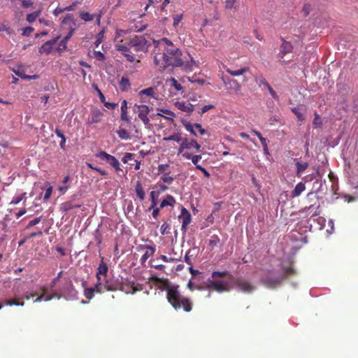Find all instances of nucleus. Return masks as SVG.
Returning a JSON list of instances; mask_svg holds the SVG:
<instances>
[{
    "mask_svg": "<svg viewBox=\"0 0 358 358\" xmlns=\"http://www.w3.org/2000/svg\"><path fill=\"white\" fill-rule=\"evenodd\" d=\"M153 54L155 64L162 71L169 66L182 67L186 71L191 69V65L181 59L180 50L166 38L155 42Z\"/></svg>",
    "mask_w": 358,
    "mask_h": 358,
    "instance_id": "nucleus-1",
    "label": "nucleus"
},
{
    "mask_svg": "<svg viewBox=\"0 0 358 358\" xmlns=\"http://www.w3.org/2000/svg\"><path fill=\"white\" fill-rule=\"evenodd\" d=\"M212 280H208L205 289L214 290L219 293L228 292L230 289L229 282L224 280H217L216 278L228 277L235 288L245 294H250L255 290V286L248 279L243 277H234L229 271H213L211 274Z\"/></svg>",
    "mask_w": 358,
    "mask_h": 358,
    "instance_id": "nucleus-2",
    "label": "nucleus"
},
{
    "mask_svg": "<svg viewBox=\"0 0 358 358\" xmlns=\"http://www.w3.org/2000/svg\"><path fill=\"white\" fill-rule=\"evenodd\" d=\"M148 47V41L143 36H135L124 43L121 41L115 45L116 50L121 52L129 62H135L136 54L140 52H145Z\"/></svg>",
    "mask_w": 358,
    "mask_h": 358,
    "instance_id": "nucleus-3",
    "label": "nucleus"
},
{
    "mask_svg": "<svg viewBox=\"0 0 358 358\" xmlns=\"http://www.w3.org/2000/svg\"><path fill=\"white\" fill-rule=\"evenodd\" d=\"M166 292L167 300L176 310L182 308L185 312H190L192 310V301L189 299L180 295L178 291V286L168 287Z\"/></svg>",
    "mask_w": 358,
    "mask_h": 358,
    "instance_id": "nucleus-4",
    "label": "nucleus"
},
{
    "mask_svg": "<svg viewBox=\"0 0 358 358\" xmlns=\"http://www.w3.org/2000/svg\"><path fill=\"white\" fill-rule=\"evenodd\" d=\"M296 274L295 270L292 265L282 266L281 272L279 273H271L261 280L262 283L269 289H275L289 276Z\"/></svg>",
    "mask_w": 358,
    "mask_h": 358,
    "instance_id": "nucleus-5",
    "label": "nucleus"
},
{
    "mask_svg": "<svg viewBox=\"0 0 358 358\" xmlns=\"http://www.w3.org/2000/svg\"><path fill=\"white\" fill-rule=\"evenodd\" d=\"M95 157L110 165L115 169L116 173H119L120 171H123L121 169V164L118 159L115 157L107 153L106 152L100 151L95 155Z\"/></svg>",
    "mask_w": 358,
    "mask_h": 358,
    "instance_id": "nucleus-6",
    "label": "nucleus"
},
{
    "mask_svg": "<svg viewBox=\"0 0 358 358\" xmlns=\"http://www.w3.org/2000/svg\"><path fill=\"white\" fill-rule=\"evenodd\" d=\"M103 280L101 281V285L98 286V280H96V293L101 294L106 291L114 292L119 289V284L113 280L112 279H109L107 276L103 278Z\"/></svg>",
    "mask_w": 358,
    "mask_h": 358,
    "instance_id": "nucleus-7",
    "label": "nucleus"
},
{
    "mask_svg": "<svg viewBox=\"0 0 358 358\" xmlns=\"http://www.w3.org/2000/svg\"><path fill=\"white\" fill-rule=\"evenodd\" d=\"M150 108L147 105L144 104H135L134 106V112L136 113L138 115V117L142 121L145 127L150 125V118L148 115L151 110Z\"/></svg>",
    "mask_w": 358,
    "mask_h": 358,
    "instance_id": "nucleus-8",
    "label": "nucleus"
},
{
    "mask_svg": "<svg viewBox=\"0 0 358 358\" xmlns=\"http://www.w3.org/2000/svg\"><path fill=\"white\" fill-rule=\"evenodd\" d=\"M192 148H194L196 150V151L200 152L201 146L194 139L189 140L186 138H182L180 145L178 148V155H182V153L185 152V150H190Z\"/></svg>",
    "mask_w": 358,
    "mask_h": 358,
    "instance_id": "nucleus-9",
    "label": "nucleus"
},
{
    "mask_svg": "<svg viewBox=\"0 0 358 358\" xmlns=\"http://www.w3.org/2000/svg\"><path fill=\"white\" fill-rule=\"evenodd\" d=\"M108 268L107 264L102 260L99 265L96 274V280H98V286L101 285V281L103 280V278L107 276Z\"/></svg>",
    "mask_w": 358,
    "mask_h": 358,
    "instance_id": "nucleus-10",
    "label": "nucleus"
},
{
    "mask_svg": "<svg viewBox=\"0 0 358 358\" xmlns=\"http://www.w3.org/2000/svg\"><path fill=\"white\" fill-rule=\"evenodd\" d=\"M59 36H57L55 38H52L47 42H45L41 47L39 48L40 54H50L53 48L54 45L57 42Z\"/></svg>",
    "mask_w": 358,
    "mask_h": 358,
    "instance_id": "nucleus-11",
    "label": "nucleus"
},
{
    "mask_svg": "<svg viewBox=\"0 0 358 358\" xmlns=\"http://www.w3.org/2000/svg\"><path fill=\"white\" fill-rule=\"evenodd\" d=\"M179 218L182 220V230L186 231L187 227L189 224L192 220L191 214L185 208H182L181 210V215L179 216Z\"/></svg>",
    "mask_w": 358,
    "mask_h": 358,
    "instance_id": "nucleus-12",
    "label": "nucleus"
},
{
    "mask_svg": "<svg viewBox=\"0 0 358 358\" xmlns=\"http://www.w3.org/2000/svg\"><path fill=\"white\" fill-rule=\"evenodd\" d=\"M127 284L123 285H119V289L123 292H124L127 294H134L136 292L138 291L139 289H138L135 286V283L134 281H127Z\"/></svg>",
    "mask_w": 358,
    "mask_h": 358,
    "instance_id": "nucleus-13",
    "label": "nucleus"
},
{
    "mask_svg": "<svg viewBox=\"0 0 358 358\" xmlns=\"http://www.w3.org/2000/svg\"><path fill=\"white\" fill-rule=\"evenodd\" d=\"M175 106L178 109L187 113L188 115L192 114L194 110V105L190 103H186L184 101H177L175 103Z\"/></svg>",
    "mask_w": 358,
    "mask_h": 358,
    "instance_id": "nucleus-14",
    "label": "nucleus"
},
{
    "mask_svg": "<svg viewBox=\"0 0 358 358\" xmlns=\"http://www.w3.org/2000/svg\"><path fill=\"white\" fill-rule=\"evenodd\" d=\"M139 248L141 249H148L150 250V252L147 251L143 254L140 259L141 263L143 264L149 257L153 256L155 252V248L148 245H141Z\"/></svg>",
    "mask_w": 358,
    "mask_h": 358,
    "instance_id": "nucleus-15",
    "label": "nucleus"
},
{
    "mask_svg": "<svg viewBox=\"0 0 358 358\" xmlns=\"http://www.w3.org/2000/svg\"><path fill=\"white\" fill-rule=\"evenodd\" d=\"M282 43L280 47L279 55L281 58H283L286 54L289 53L292 51L293 47L290 42L286 41L283 38H282Z\"/></svg>",
    "mask_w": 358,
    "mask_h": 358,
    "instance_id": "nucleus-16",
    "label": "nucleus"
},
{
    "mask_svg": "<svg viewBox=\"0 0 358 358\" xmlns=\"http://www.w3.org/2000/svg\"><path fill=\"white\" fill-rule=\"evenodd\" d=\"M224 84L229 86V88L232 90L235 93H238L241 91V86L240 83L234 79L224 80Z\"/></svg>",
    "mask_w": 358,
    "mask_h": 358,
    "instance_id": "nucleus-17",
    "label": "nucleus"
},
{
    "mask_svg": "<svg viewBox=\"0 0 358 358\" xmlns=\"http://www.w3.org/2000/svg\"><path fill=\"white\" fill-rule=\"evenodd\" d=\"M83 204H74L72 201H68L60 205V210L67 212L73 208H80Z\"/></svg>",
    "mask_w": 358,
    "mask_h": 358,
    "instance_id": "nucleus-18",
    "label": "nucleus"
},
{
    "mask_svg": "<svg viewBox=\"0 0 358 358\" xmlns=\"http://www.w3.org/2000/svg\"><path fill=\"white\" fill-rule=\"evenodd\" d=\"M176 203V200L174 197L170 194L166 196L165 199H164L159 206V208H163L166 206H173Z\"/></svg>",
    "mask_w": 358,
    "mask_h": 358,
    "instance_id": "nucleus-19",
    "label": "nucleus"
},
{
    "mask_svg": "<svg viewBox=\"0 0 358 358\" xmlns=\"http://www.w3.org/2000/svg\"><path fill=\"white\" fill-rule=\"evenodd\" d=\"M182 157L186 159H191L192 162L195 165L196 167V165H199L198 163L201 159V155H193L192 154L187 152L182 153Z\"/></svg>",
    "mask_w": 358,
    "mask_h": 358,
    "instance_id": "nucleus-20",
    "label": "nucleus"
},
{
    "mask_svg": "<svg viewBox=\"0 0 358 358\" xmlns=\"http://www.w3.org/2000/svg\"><path fill=\"white\" fill-rule=\"evenodd\" d=\"M306 189L305 184L303 182H299L295 186L294 189L291 192V196L292 198L299 196Z\"/></svg>",
    "mask_w": 358,
    "mask_h": 358,
    "instance_id": "nucleus-21",
    "label": "nucleus"
},
{
    "mask_svg": "<svg viewBox=\"0 0 358 358\" xmlns=\"http://www.w3.org/2000/svg\"><path fill=\"white\" fill-rule=\"evenodd\" d=\"M226 71L232 76H238L241 75H243L245 73H248L250 71V68L248 66L243 67L237 70H231L230 69H227Z\"/></svg>",
    "mask_w": 358,
    "mask_h": 358,
    "instance_id": "nucleus-22",
    "label": "nucleus"
},
{
    "mask_svg": "<svg viewBox=\"0 0 358 358\" xmlns=\"http://www.w3.org/2000/svg\"><path fill=\"white\" fill-rule=\"evenodd\" d=\"M135 192L136 196L141 200L143 201L145 199V193L143 189V187L140 181H137L135 186Z\"/></svg>",
    "mask_w": 358,
    "mask_h": 358,
    "instance_id": "nucleus-23",
    "label": "nucleus"
},
{
    "mask_svg": "<svg viewBox=\"0 0 358 358\" xmlns=\"http://www.w3.org/2000/svg\"><path fill=\"white\" fill-rule=\"evenodd\" d=\"M103 113L100 110H94L91 113L90 123H97L101 120Z\"/></svg>",
    "mask_w": 358,
    "mask_h": 358,
    "instance_id": "nucleus-24",
    "label": "nucleus"
},
{
    "mask_svg": "<svg viewBox=\"0 0 358 358\" xmlns=\"http://www.w3.org/2000/svg\"><path fill=\"white\" fill-rule=\"evenodd\" d=\"M296 176L298 177H301V174L303 171H305L307 168L308 167V164L307 162H296Z\"/></svg>",
    "mask_w": 358,
    "mask_h": 358,
    "instance_id": "nucleus-25",
    "label": "nucleus"
},
{
    "mask_svg": "<svg viewBox=\"0 0 358 358\" xmlns=\"http://www.w3.org/2000/svg\"><path fill=\"white\" fill-rule=\"evenodd\" d=\"M42 291H43L42 294L40 295L39 296H38L36 299V300L34 301V302H40L42 300H44L45 301H50L51 299H52L55 296H56V294H54L52 296H45V294L47 292V289L45 287H43L42 288Z\"/></svg>",
    "mask_w": 358,
    "mask_h": 358,
    "instance_id": "nucleus-26",
    "label": "nucleus"
},
{
    "mask_svg": "<svg viewBox=\"0 0 358 358\" xmlns=\"http://www.w3.org/2000/svg\"><path fill=\"white\" fill-rule=\"evenodd\" d=\"M63 24L69 25V28L76 25V20L72 14H67L62 21Z\"/></svg>",
    "mask_w": 358,
    "mask_h": 358,
    "instance_id": "nucleus-27",
    "label": "nucleus"
},
{
    "mask_svg": "<svg viewBox=\"0 0 358 358\" xmlns=\"http://www.w3.org/2000/svg\"><path fill=\"white\" fill-rule=\"evenodd\" d=\"M55 132L58 137L61 138L62 140L59 143V145H60V148L64 150L66 148V137H65V136L64 135L63 132L58 128H57L55 129Z\"/></svg>",
    "mask_w": 358,
    "mask_h": 358,
    "instance_id": "nucleus-28",
    "label": "nucleus"
},
{
    "mask_svg": "<svg viewBox=\"0 0 358 358\" xmlns=\"http://www.w3.org/2000/svg\"><path fill=\"white\" fill-rule=\"evenodd\" d=\"M303 110V107H295L292 109V111L297 117V119L299 121H303L304 120Z\"/></svg>",
    "mask_w": 358,
    "mask_h": 358,
    "instance_id": "nucleus-29",
    "label": "nucleus"
},
{
    "mask_svg": "<svg viewBox=\"0 0 358 358\" xmlns=\"http://www.w3.org/2000/svg\"><path fill=\"white\" fill-rule=\"evenodd\" d=\"M95 292L96 293V285L94 287L85 288L84 290V295L86 299H92L94 297Z\"/></svg>",
    "mask_w": 358,
    "mask_h": 358,
    "instance_id": "nucleus-30",
    "label": "nucleus"
},
{
    "mask_svg": "<svg viewBox=\"0 0 358 358\" xmlns=\"http://www.w3.org/2000/svg\"><path fill=\"white\" fill-rule=\"evenodd\" d=\"M80 17L85 22H91L94 19L95 15L90 14L88 12L81 11L80 13Z\"/></svg>",
    "mask_w": 358,
    "mask_h": 358,
    "instance_id": "nucleus-31",
    "label": "nucleus"
},
{
    "mask_svg": "<svg viewBox=\"0 0 358 358\" xmlns=\"http://www.w3.org/2000/svg\"><path fill=\"white\" fill-rule=\"evenodd\" d=\"M120 85L122 91L127 90L131 85L129 78L127 77L122 76L120 82Z\"/></svg>",
    "mask_w": 358,
    "mask_h": 358,
    "instance_id": "nucleus-32",
    "label": "nucleus"
},
{
    "mask_svg": "<svg viewBox=\"0 0 358 358\" xmlns=\"http://www.w3.org/2000/svg\"><path fill=\"white\" fill-rule=\"evenodd\" d=\"M3 303L6 306H23L24 305V301L20 302L17 299H5L3 301Z\"/></svg>",
    "mask_w": 358,
    "mask_h": 358,
    "instance_id": "nucleus-33",
    "label": "nucleus"
},
{
    "mask_svg": "<svg viewBox=\"0 0 358 358\" xmlns=\"http://www.w3.org/2000/svg\"><path fill=\"white\" fill-rule=\"evenodd\" d=\"M139 95L143 98V95L148 96H155V89L153 87H148L146 89H143L139 92Z\"/></svg>",
    "mask_w": 358,
    "mask_h": 358,
    "instance_id": "nucleus-34",
    "label": "nucleus"
},
{
    "mask_svg": "<svg viewBox=\"0 0 358 358\" xmlns=\"http://www.w3.org/2000/svg\"><path fill=\"white\" fill-rule=\"evenodd\" d=\"M117 134L123 140H128L130 138L129 133L125 129H120L117 131Z\"/></svg>",
    "mask_w": 358,
    "mask_h": 358,
    "instance_id": "nucleus-35",
    "label": "nucleus"
},
{
    "mask_svg": "<svg viewBox=\"0 0 358 358\" xmlns=\"http://www.w3.org/2000/svg\"><path fill=\"white\" fill-rule=\"evenodd\" d=\"M164 141H176V142H180L182 141V138L180 136V134H173V135H171L169 136H167V137H164L163 138Z\"/></svg>",
    "mask_w": 358,
    "mask_h": 358,
    "instance_id": "nucleus-36",
    "label": "nucleus"
},
{
    "mask_svg": "<svg viewBox=\"0 0 358 358\" xmlns=\"http://www.w3.org/2000/svg\"><path fill=\"white\" fill-rule=\"evenodd\" d=\"M182 18H183L182 14L175 15L173 16V26L174 28H177L179 26L180 23L182 20Z\"/></svg>",
    "mask_w": 358,
    "mask_h": 358,
    "instance_id": "nucleus-37",
    "label": "nucleus"
},
{
    "mask_svg": "<svg viewBox=\"0 0 358 358\" xmlns=\"http://www.w3.org/2000/svg\"><path fill=\"white\" fill-rule=\"evenodd\" d=\"M87 166L89 168H90L91 169L98 172L100 175L101 176H107L108 175V173L105 170H103L97 166H94L92 164H87Z\"/></svg>",
    "mask_w": 358,
    "mask_h": 358,
    "instance_id": "nucleus-38",
    "label": "nucleus"
},
{
    "mask_svg": "<svg viewBox=\"0 0 358 358\" xmlns=\"http://www.w3.org/2000/svg\"><path fill=\"white\" fill-rule=\"evenodd\" d=\"M170 83L171 86L173 87L177 91H180L182 90V85L180 83H178V81L174 78L170 79Z\"/></svg>",
    "mask_w": 358,
    "mask_h": 358,
    "instance_id": "nucleus-39",
    "label": "nucleus"
},
{
    "mask_svg": "<svg viewBox=\"0 0 358 358\" xmlns=\"http://www.w3.org/2000/svg\"><path fill=\"white\" fill-rule=\"evenodd\" d=\"M157 196L158 195H157V193H156V192L152 191L150 192V198H151L152 204H151V206L150 207V209L154 208L156 206Z\"/></svg>",
    "mask_w": 358,
    "mask_h": 358,
    "instance_id": "nucleus-40",
    "label": "nucleus"
},
{
    "mask_svg": "<svg viewBox=\"0 0 358 358\" xmlns=\"http://www.w3.org/2000/svg\"><path fill=\"white\" fill-rule=\"evenodd\" d=\"M257 82L259 86H261L262 85H264L266 89L270 87L271 85L269 83L266 81V78L263 76H260L257 78Z\"/></svg>",
    "mask_w": 358,
    "mask_h": 358,
    "instance_id": "nucleus-41",
    "label": "nucleus"
},
{
    "mask_svg": "<svg viewBox=\"0 0 358 358\" xmlns=\"http://www.w3.org/2000/svg\"><path fill=\"white\" fill-rule=\"evenodd\" d=\"M169 174H170V172L165 173L163 175V176L161 178V179L162 180V181L164 182L170 184L173 181L174 178L172 176H170Z\"/></svg>",
    "mask_w": 358,
    "mask_h": 358,
    "instance_id": "nucleus-42",
    "label": "nucleus"
},
{
    "mask_svg": "<svg viewBox=\"0 0 358 358\" xmlns=\"http://www.w3.org/2000/svg\"><path fill=\"white\" fill-rule=\"evenodd\" d=\"M134 158V154L130 152H126L122 159L123 163H128L129 161L133 160Z\"/></svg>",
    "mask_w": 358,
    "mask_h": 358,
    "instance_id": "nucleus-43",
    "label": "nucleus"
},
{
    "mask_svg": "<svg viewBox=\"0 0 358 358\" xmlns=\"http://www.w3.org/2000/svg\"><path fill=\"white\" fill-rule=\"evenodd\" d=\"M313 124L315 127H320L322 124L321 118L317 113H315V118L313 120Z\"/></svg>",
    "mask_w": 358,
    "mask_h": 358,
    "instance_id": "nucleus-44",
    "label": "nucleus"
},
{
    "mask_svg": "<svg viewBox=\"0 0 358 358\" xmlns=\"http://www.w3.org/2000/svg\"><path fill=\"white\" fill-rule=\"evenodd\" d=\"M0 31H6L9 35L13 33V30L4 24H0Z\"/></svg>",
    "mask_w": 358,
    "mask_h": 358,
    "instance_id": "nucleus-45",
    "label": "nucleus"
},
{
    "mask_svg": "<svg viewBox=\"0 0 358 358\" xmlns=\"http://www.w3.org/2000/svg\"><path fill=\"white\" fill-rule=\"evenodd\" d=\"M25 194H26V193H23L21 195L14 197L12 199L10 203L13 204V205L19 203L24 199V197L25 196Z\"/></svg>",
    "mask_w": 358,
    "mask_h": 358,
    "instance_id": "nucleus-46",
    "label": "nucleus"
},
{
    "mask_svg": "<svg viewBox=\"0 0 358 358\" xmlns=\"http://www.w3.org/2000/svg\"><path fill=\"white\" fill-rule=\"evenodd\" d=\"M161 234L164 235L169 233V224L167 222L162 224L160 228Z\"/></svg>",
    "mask_w": 358,
    "mask_h": 358,
    "instance_id": "nucleus-47",
    "label": "nucleus"
},
{
    "mask_svg": "<svg viewBox=\"0 0 358 358\" xmlns=\"http://www.w3.org/2000/svg\"><path fill=\"white\" fill-rule=\"evenodd\" d=\"M41 217H36L35 219H34V220H31V221L28 223V224H27V226L26 229H29V228L32 227L33 226H34V225H36V224H38V223L41 222Z\"/></svg>",
    "mask_w": 358,
    "mask_h": 358,
    "instance_id": "nucleus-48",
    "label": "nucleus"
},
{
    "mask_svg": "<svg viewBox=\"0 0 358 358\" xmlns=\"http://www.w3.org/2000/svg\"><path fill=\"white\" fill-rule=\"evenodd\" d=\"M34 31V29L32 27H27L22 29V35L29 36L32 34Z\"/></svg>",
    "mask_w": 358,
    "mask_h": 358,
    "instance_id": "nucleus-49",
    "label": "nucleus"
},
{
    "mask_svg": "<svg viewBox=\"0 0 358 358\" xmlns=\"http://www.w3.org/2000/svg\"><path fill=\"white\" fill-rule=\"evenodd\" d=\"M103 38V31H101L99 34H97V35L96 36L95 45L96 47H98L99 45L101 43Z\"/></svg>",
    "mask_w": 358,
    "mask_h": 358,
    "instance_id": "nucleus-50",
    "label": "nucleus"
},
{
    "mask_svg": "<svg viewBox=\"0 0 358 358\" xmlns=\"http://www.w3.org/2000/svg\"><path fill=\"white\" fill-rule=\"evenodd\" d=\"M37 19V14H34L33 13H29L27 15L26 20L29 23L34 22Z\"/></svg>",
    "mask_w": 358,
    "mask_h": 358,
    "instance_id": "nucleus-51",
    "label": "nucleus"
},
{
    "mask_svg": "<svg viewBox=\"0 0 358 358\" xmlns=\"http://www.w3.org/2000/svg\"><path fill=\"white\" fill-rule=\"evenodd\" d=\"M52 193V187L50 186L45 190V193L43 199L45 201L48 200L50 198Z\"/></svg>",
    "mask_w": 358,
    "mask_h": 358,
    "instance_id": "nucleus-52",
    "label": "nucleus"
},
{
    "mask_svg": "<svg viewBox=\"0 0 358 358\" xmlns=\"http://www.w3.org/2000/svg\"><path fill=\"white\" fill-rule=\"evenodd\" d=\"M120 117L122 120L125 121L127 123H130V118L127 115V110L121 111Z\"/></svg>",
    "mask_w": 358,
    "mask_h": 358,
    "instance_id": "nucleus-53",
    "label": "nucleus"
},
{
    "mask_svg": "<svg viewBox=\"0 0 358 358\" xmlns=\"http://www.w3.org/2000/svg\"><path fill=\"white\" fill-rule=\"evenodd\" d=\"M95 58L99 61H103L105 59L104 54L101 51H95L94 52Z\"/></svg>",
    "mask_w": 358,
    "mask_h": 358,
    "instance_id": "nucleus-54",
    "label": "nucleus"
},
{
    "mask_svg": "<svg viewBox=\"0 0 358 358\" xmlns=\"http://www.w3.org/2000/svg\"><path fill=\"white\" fill-rule=\"evenodd\" d=\"M267 90H268L271 96L276 101H278L279 100V96L277 94V93L273 90V89L270 86L267 88Z\"/></svg>",
    "mask_w": 358,
    "mask_h": 358,
    "instance_id": "nucleus-55",
    "label": "nucleus"
},
{
    "mask_svg": "<svg viewBox=\"0 0 358 358\" xmlns=\"http://www.w3.org/2000/svg\"><path fill=\"white\" fill-rule=\"evenodd\" d=\"M185 127L187 131H189L192 134H193L194 136H196V133L195 132V131L194 130V126H192L190 123H188L187 124L185 125Z\"/></svg>",
    "mask_w": 358,
    "mask_h": 358,
    "instance_id": "nucleus-56",
    "label": "nucleus"
},
{
    "mask_svg": "<svg viewBox=\"0 0 358 358\" xmlns=\"http://www.w3.org/2000/svg\"><path fill=\"white\" fill-rule=\"evenodd\" d=\"M74 31H75V28H73V27H71L69 29V33L66 34V36H65L64 37V41H68L73 36Z\"/></svg>",
    "mask_w": 358,
    "mask_h": 358,
    "instance_id": "nucleus-57",
    "label": "nucleus"
},
{
    "mask_svg": "<svg viewBox=\"0 0 358 358\" xmlns=\"http://www.w3.org/2000/svg\"><path fill=\"white\" fill-rule=\"evenodd\" d=\"M194 127L198 129L200 134L204 135V134H207V131L206 129H203L200 124L196 123V124H194Z\"/></svg>",
    "mask_w": 358,
    "mask_h": 358,
    "instance_id": "nucleus-58",
    "label": "nucleus"
},
{
    "mask_svg": "<svg viewBox=\"0 0 358 358\" xmlns=\"http://www.w3.org/2000/svg\"><path fill=\"white\" fill-rule=\"evenodd\" d=\"M162 260H163L164 262H176L178 261V259L172 258V257H168L166 255H161L159 257Z\"/></svg>",
    "mask_w": 358,
    "mask_h": 358,
    "instance_id": "nucleus-59",
    "label": "nucleus"
},
{
    "mask_svg": "<svg viewBox=\"0 0 358 358\" xmlns=\"http://www.w3.org/2000/svg\"><path fill=\"white\" fill-rule=\"evenodd\" d=\"M214 107H215V106H214L213 105H211V104L206 105V106H204L201 108V111L199 112V113L202 115V114H203V113H206L207 111H208L209 110L214 108Z\"/></svg>",
    "mask_w": 358,
    "mask_h": 358,
    "instance_id": "nucleus-60",
    "label": "nucleus"
},
{
    "mask_svg": "<svg viewBox=\"0 0 358 358\" xmlns=\"http://www.w3.org/2000/svg\"><path fill=\"white\" fill-rule=\"evenodd\" d=\"M196 169L201 171L203 173L205 177H206V178L210 177V173H208V171L205 168L201 166V165H196Z\"/></svg>",
    "mask_w": 358,
    "mask_h": 358,
    "instance_id": "nucleus-61",
    "label": "nucleus"
},
{
    "mask_svg": "<svg viewBox=\"0 0 358 358\" xmlns=\"http://www.w3.org/2000/svg\"><path fill=\"white\" fill-rule=\"evenodd\" d=\"M33 4L34 3L31 0H22V6L23 8H29L32 6Z\"/></svg>",
    "mask_w": 358,
    "mask_h": 358,
    "instance_id": "nucleus-62",
    "label": "nucleus"
},
{
    "mask_svg": "<svg viewBox=\"0 0 358 358\" xmlns=\"http://www.w3.org/2000/svg\"><path fill=\"white\" fill-rule=\"evenodd\" d=\"M62 273H63V271H60L58 273L57 277L55 278L51 282V287H53L56 285V283L59 281V280L62 277Z\"/></svg>",
    "mask_w": 358,
    "mask_h": 358,
    "instance_id": "nucleus-63",
    "label": "nucleus"
},
{
    "mask_svg": "<svg viewBox=\"0 0 358 358\" xmlns=\"http://www.w3.org/2000/svg\"><path fill=\"white\" fill-rule=\"evenodd\" d=\"M236 0H227L225 7L227 9H231L234 6Z\"/></svg>",
    "mask_w": 358,
    "mask_h": 358,
    "instance_id": "nucleus-64",
    "label": "nucleus"
}]
</instances>
